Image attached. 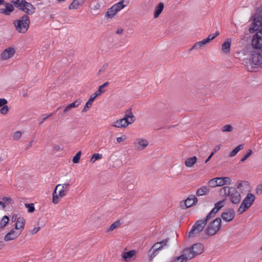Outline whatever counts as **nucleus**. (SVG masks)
I'll use <instances>...</instances> for the list:
<instances>
[{
    "mask_svg": "<svg viewBox=\"0 0 262 262\" xmlns=\"http://www.w3.org/2000/svg\"><path fill=\"white\" fill-rule=\"evenodd\" d=\"M252 24L253 26L250 27L249 31L251 33L257 31L252 39V46L257 51L251 52L250 61L252 64L259 66L262 64V15L255 16Z\"/></svg>",
    "mask_w": 262,
    "mask_h": 262,
    "instance_id": "nucleus-1",
    "label": "nucleus"
},
{
    "mask_svg": "<svg viewBox=\"0 0 262 262\" xmlns=\"http://www.w3.org/2000/svg\"><path fill=\"white\" fill-rule=\"evenodd\" d=\"M219 211H217L214 207L202 219L196 221L191 227V229L188 233V238H192L200 233L204 229L207 222L211 219L215 217L216 214Z\"/></svg>",
    "mask_w": 262,
    "mask_h": 262,
    "instance_id": "nucleus-2",
    "label": "nucleus"
},
{
    "mask_svg": "<svg viewBox=\"0 0 262 262\" xmlns=\"http://www.w3.org/2000/svg\"><path fill=\"white\" fill-rule=\"evenodd\" d=\"M13 24L18 33H25L29 28L30 17L28 15L24 14L19 19L14 20Z\"/></svg>",
    "mask_w": 262,
    "mask_h": 262,
    "instance_id": "nucleus-3",
    "label": "nucleus"
},
{
    "mask_svg": "<svg viewBox=\"0 0 262 262\" xmlns=\"http://www.w3.org/2000/svg\"><path fill=\"white\" fill-rule=\"evenodd\" d=\"M222 220L217 217L208 224L204 230V232L208 236H211L215 234L221 228Z\"/></svg>",
    "mask_w": 262,
    "mask_h": 262,
    "instance_id": "nucleus-4",
    "label": "nucleus"
},
{
    "mask_svg": "<svg viewBox=\"0 0 262 262\" xmlns=\"http://www.w3.org/2000/svg\"><path fill=\"white\" fill-rule=\"evenodd\" d=\"M255 199V197L253 194L248 193L240 205L237 210L238 213L242 214L248 209L253 204Z\"/></svg>",
    "mask_w": 262,
    "mask_h": 262,
    "instance_id": "nucleus-5",
    "label": "nucleus"
},
{
    "mask_svg": "<svg viewBox=\"0 0 262 262\" xmlns=\"http://www.w3.org/2000/svg\"><path fill=\"white\" fill-rule=\"evenodd\" d=\"M197 202L198 198L194 194H191L186 200L181 202L180 207L182 209H185L195 205Z\"/></svg>",
    "mask_w": 262,
    "mask_h": 262,
    "instance_id": "nucleus-6",
    "label": "nucleus"
},
{
    "mask_svg": "<svg viewBox=\"0 0 262 262\" xmlns=\"http://www.w3.org/2000/svg\"><path fill=\"white\" fill-rule=\"evenodd\" d=\"M228 196L233 204H238L241 202V194L235 187H231V191H230Z\"/></svg>",
    "mask_w": 262,
    "mask_h": 262,
    "instance_id": "nucleus-7",
    "label": "nucleus"
},
{
    "mask_svg": "<svg viewBox=\"0 0 262 262\" xmlns=\"http://www.w3.org/2000/svg\"><path fill=\"white\" fill-rule=\"evenodd\" d=\"M4 5L5 8H0V14L8 16L14 10L13 5L10 3L5 2L4 0H0V5Z\"/></svg>",
    "mask_w": 262,
    "mask_h": 262,
    "instance_id": "nucleus-8",
    "label": "nucleus"
},
{
    "mask_svg": "<svg viewBox=\"0 0 262 262\" xmlns=\"http://www.w3.org/2000/svg\"><path fill=\"white\" fill-rule=\"evenodd\" d=\"M11 220L12 222H15L16 221V223L15 224V230L21 229V230H23L24 229L25 220L24 217H18L17 214H14L12 215Z\"/></svg>",
    "mask_w": 262,
    "mask_h": 262,
    "instance_id": "nucleus-9",
    "label": "nucleus"
},
{
    "mask_svg": "<svg viewBox=\"0 0 262 262\" xmlns=\"http://www.w3.org/2000/svg\"><path fill=\"white\" fill-rule=\"evenodd\" d=\"M235 216V211L232 208H228L226 209L221 215L223 220L226 222L231 221Z\"/></svg>",
    "mask_w": 262,
    "mask_h": 262,
    "instance_id": "nucleus-10",
    "label": "nucleus"
},
{
    "mask_svg": "<svg viewBox=\"0 0 262 262\" xmlns=\"http://www.w3.org/2000/svg\"><path fill=\"white\" fill-rule=\"evenodd\" d=\"M133 143L136 150H141L148 145V141L145 139L139 138L136 139Z\"/></svg>",
    "mask_w": 262,
    "mask_h": 262,
    "instance_id": "nucleus-11",
    "label": "nucleus"
},
{
    "mask_svg": "<svg viewBox=\"0 0 262 262\" xmlns=\"http://www.w3.org/2000/svg\"><path fill=\"white\" fill-rule=\"evenodd\" d=\"M24 7L22 8V11L27 15H32L35 13V7L30 3L25 1Z\"/></svg>",
    "mask_w": 262,
    "mask_h": 262,
    "instance_id": "nucleus-12",
    "label": "nucleus"
},
{
    "mask_svg": "<svg viewBox=\"0 0 262 262\" xmlns=\"http://www.w3.org/2000/svg\"><path fill=\"white\" fill-rule=\"evenodd\" d=\"M162 248V246H160L159 242L155 244L150 250L148 252V256H149V260L151 261L154 257L157 255V252Z\"/></svg>",
    "mask_w": 262,
    "mask_h": 262,
    "instance_id": "nucleus-13",
    "label": "nucleus"
},
{
    "mask_svg": "<svg viewBox=\"0 0 262 262\" xmlns=\"http://www.w3.org/2000/svg\"><path fill=\"white\" fill-rule=\"evenodd\" d=\"M15 50L12 47H8L3 51L1 54V59L3 60H7L15 54Z\"/></svg>",
    "mask_w": 262,
    "mask_h": 262,
    "instance_id": "nucleus-14",
    "label": "nucleus"
},
{
    "mask_svg": "<svg viewBox=\"0 0 262 262\" xmlns=\"http://www.w3.org/2000/svg\"><path fill=\"white\" fill-rule=\"evenodd\" d=\"M183 252L184 254H183V255H184L185 256H187V260L188 259H191L198 255V254H196L195 251H194V250L192 246H190L189 247L185 248L183 250Z\"/></svg>",
    "mask_w": 262,
    "mask_h": 262,
    "instance_id": "nucleus-15",
    "label": "nucleus"
},
{
    "mask_svg": "<svg viewBox=\"0 0 262 262\" xmlns=\"http://www.w3.org/2000/svg\"><path fill=\"white\" fill-rule=\"evenodd\" d=\"M123 118L125 119V121H129L130 124L134 122L136 118L132 112V109L131 108H129L126 111L125 115Z\"/></svg>",
    "mask_w": 262,
    "mask_h": 262,
    "instance_id": "nucleus-16",
    "label": "nucleus"
},
{
    "mask_svg": "<svg viewBox=\"0 0 262 262\" xmlns=\"http://www.w3.org/2000/svg\"><path fill=\"white\" fill-rule=\"evenodd\" d=\"M85 2V0H73V2L69 6V9L70 10L78 9L80 6H82L84 4Z\"/></svg>",
    "mask_w": 262,
    "mask_h": 262,
    "instance_id": "nucleus-17",
    "label": "nucleus"
},
{
    "mask_svg": "<svg viewBox=\"0 0 262 262\" xmlns=\"http://www.w3.org/2000/svg\"><path fill=\"white\" fill-rule=\"evenodd\" d=\"M231 43V39L229 38L227 39L226 41L223 43L222 45V50L224 53L227 54L230 52Z\"/></svg>",
    "mask_w": 262,
    "mask_h": 262,
    "instance_id": "nucleus-18",
    "label": "nucleus"
},
{
    "mask_svg": "<svg viewBox=\"0 0 262 262\" xmlns=\"http://www.w3.org/2000/svg\"><path fill=\"white\" fill-rule=\"evenodd\" d=\"M25 1L26 0H11V4L13 5V8L15 7L22 11V8L24 7Z\"/></svg>",
    "mask_w": 262,
    "mask_h": 262,
    "instance_id": "nucleus-19",
    "label": "nucleus"
},
{
    "mask_svg": "<svg viewBox=\"0 0 262 262\" xmlns=\"http://www.w3.org/2000/svg\"><path fill=\"white\" fill-rule=\"evenodd\" d=\"M135 253L136 251L134 250L124 252L122 254V257L125 261H128L135 255Z\"/></svg>",
    "mask_w": 262,
    "mask_h": 262,
    "instance_id": "nucleus-20",
    "label": "nucleus"
},
{
    "mask_svg": "<svg viewBox=\"0 0 262 262\" xmlns=\"http://www.w3.org/2000/svg\"><path fill=\"white\" fill-rule=\"evenodd\" d=\"M210 191V188L208 186H203L199 188L196 192V195L198 196L207 194Z\"/></svg>",
    "mask_w": 262,
    "mask_h": 262,
    "instance_id": "nucleus-21",
    "label": "nucleus"
},
{
    "mask_svg": "<svg viewBox=\"0 0 262 262\" xmlns=\"http://www.w3.org/2000/svg\"><path fill=\"white\" fill-rule=\"evenodd\" d=\"M96 97L93 94L91 95L82 111V112H86L92 106V103Z\"/></svg>",
    "mask_w": 262,
    "mask_h": 262,
    "instance_id": "nucleus-22",
    "label": "nucleus"
},
{
    "mask_svg": "<svg viewBox=\"0 0 262 262\" xmlns=\"http://www.w3.org/2000/svg\"><path fill=\"white\" fill-rule=\"evenodd\" d=\"M81 100L80 99H77L74 102L68 104L64 108V112H68L72 108L78 107L81 103Z\"/></svg>",
    "mask_w": 262,
    "mask_h": 262,
    "instance_id": "nucleus-23",
    "label": "nucleus"
},
{
    "mask_svg": "<svg viewBox=\"0 0 262 262\" xmlns=\"http://www.w3.org/2000/svg\"><path fill=\"white\" fill-rule=\"evenodd\" d=\"M209 42V39H204L200 41L196 42L194 45L189 49V51L194 50L198 49L203 47L204 45Z\"/></svg>",
    "mask_w": 262,
    "mask_h": 262,
    "instance_id": "nucleus-24",
    "label": "nucleus"
},
{
    "mask_svg": "<svg viewBox=\"0 0 262 262\" xmlns=\"http://www.w3.org/2000/svg\"><path fill=\"white\" fill-rule=\"evenodd\" d=\"M164 9V4L163 3H160L158 6L156 7L155 10L154 14V17L156 18L159 17L160 14L162 13Z\"/></svg>",
    "mask_w": 262,
    "mask_h": 262,
    "instance_id": "nucleus-25",
    "label": "nucleus"
},
{
    "mask_svg": "<svg viewBox=\"0 0 262 262\" xmlns=\"http://www.w3.org/2000/svg\"><path fill=\"white\" fill-rule=\"evenodd\" d=\"M197 158L196 156H193L191 158H188L186 159L185 161V165L188 167H191L196 162Z\"/></svg>",
    "mask_w": 262,
    "mask_h": 262,
    "instance_id": "nucleus-26",
    "label": "nucleus"
},
{
    "mask_svg": "<svg viewBox=\"0 0 262 262\" xmlns=\"http://www.w3.org/2000/svg\"><path fill=\"white\" fill-rule=\"evenodd\" d=\"M117 12L118 11H117V9H115V7L112 6L108 9L105 16L108 18H112L116 15Z\"/></svg>",
    "mask_w": 262,
    "mask_h": 262,
    "instance_id": "nucleus-27",
    "label": "nucleus"
},
{
    "mask_svg": "<svg viewBox=\"0 0 262 262\" xmlns=\"http://www.w3.org/2000/svg\"><path fill=\"white\" fill-rule=\"evenodd\" d=\"M192 247L195 251L196 254H201L204 250V246L201 243H196L192 245Z\"/></svg>",
    "mask_w": 262,
    "mask_h": 262,
    "instance_id": "nucleus-28",
    "label": "nucleus"
},
{
    "mask_svg": "<svg viewBox=\"0 0 262 262\" xmlns=\"http://www.w3.org/2000/svg\"><path fill=\"white\" fill-rule=\"evenodd\" d=\"M218 179H219V185L220 186L231 184V179L229 177H218Z\"/></svg>",
    "mask_w": 262,
    "mask_h": 262,
    "instance_id": "nucleus-29",
    "label": "nucleus"
},
{
    "mask_svg": "<svg viewBox=\"0 0 262 262\" xmlns=\"http://www.w3.org/2000/svg\"><path fill=\"white\" fill-rule=\"evenodd\" d=\"M231 190V187L225 186L222 187L220 190V195L222 196H228Z\"/></svg>",
    "mask_w": 262,
    "mask_h": 262,
    "instance_id": "nucleus-30",
    "label": "nucleus"
},
{
    "mask_svg": "<svg viewBox=\"0 0 262 262\" xmlns=\"http://www.w3.org/2000/svg\"><path fill=\"white\" fill-rule=\"evenodd\" d=\"M244 144H241L237 146L234 149H233L231 152L230 153L229 156L230 157H232L235 156L238 152H239L241 150L243 149L244 148Z\"/></svg>",
    "mask_w": 262,
    "mask_h": 262,
    "instance_id": "nucleus-31",
    "label": "nucleus"
},
{
    "mask_svg": "<svg viewBox=\"0 0 262 262\" xmlns=\"http://www.w3.org/2000/svg\"><path fill=\"white\" fill-rule=\"evenodd\" d=\"M187 256H185L184 255L182 254L179 256L174 257L170 262H187Z\"/></svg>",
    "mask_w": 262,
    "mask_h": 262,
    "instance_id": "nucleus-32",
    "label": "nucleus"
},
{
    "mask_svg": "<svg viewBox=\"0 0 262 262\" xmlns=\"http://www.w3.org/2000/svg\"><path fill=\"white\" fill-rule=\"evenodd\" d=\"M121 224L120 220H117L114 222L110 225V227L107 229V232H111L115 230L116 228L120 226Z\"/></svg>",
    "mask_w": 262,
    "mask_h": 262,
    "instance_id": "nucleus-33",
    "label": "nucleus"
},
{
    "mask_svg": "<svg viewBox=\"0 0 262 262\" xmlns=\"http://www.w3.org/2000/svg\"><path fill=\"white\" fill-rule=\"evenodd\" d=\"M9 221V217L7 215L4 216L0 222V229H3L8 224Z\"/></svg>",
    "mask_w": 262,
    "mask_h": 262,
    "instance_id": "nucleus-34",
    "label": "nucleus"
},
{
    "mask_svg": "<svg viewBox=\"0 0 262 262\" xmlns=\"http://www.w3.org/2000/svg\"><path fill=\"white\" fill-rule=\"evenodd\" d=\"M219 179H218V178L212 179L208 182L209 186L212 187L220 186V185H219Z\"/></svg>",
    "mask_w": 262,
    "mask_h": 262,
    "instance_id": "nucleus-35",
    "label": "nucleus"
},
{
    "mask_svg": "<svg viewBox=\"0 0 262 262\" xmlns=\"http://www.w3.org/2000/svg\"><path fill=\"white\" fill-rule=\"evenodd\" d=\"M102 155L99 153L94 154L92 155L90 162L92 163H94L96 160L102 159Z\"/></svg>",
    "mask_w": 262,
    "mask_h": 262,
    "instance_id": "nucleus-36",
    "label": "nucleus"
},
{
    "mask_svg": "<svg viewBox=\"0 0 262 262\" xmlns=\"http://www.w3.org/2000/svg\"><path fill=\"white\" fill-rule=\"evenodd\" d=\"M57 189H56V188L55 187L53 193L52 202L55 204H57L59 201V196L58 195V194H57Z\"/></svg>",
    "mask_w": 262,
    "mask_h": 262,
    "instance_id": "nucleus-37",
    "label": "nucleus"
},
{
    "mask_svg": "<svg viewBox=\"0 0 262 262\" xmlns=\"http://www.w3.org/2000/svg\"><path fill=\"white\" fill-rule=\"evenodd\" d=\"M113 6L115 7V9H117V11H119L124 8L126 6V5L123 4V0H122L121 1L114 4Z\"/></svg>",
    "mask_w": 262,
    "mask_h": 262,
    "instance_id": "nucleus-38",
    "label": "nucleus"
},
{
    "mask_svg": "<svg viewBox=\"0 0 262 262\" xmlns=\"http://www.w3.org/2000/svg\"><path fill=\"white\" fill-rule=\"evenodd\" d=\"M225 201V199H223L214 204L215 209L217 211H220L224 207V202Z\"/></svg>",
    "mask_w": 262,
    "mask_h": 262,
    "instance_id": "nucleus-39",
    "label": "nucleus"
},
{
    "mask_svg": "<svg viewBox=\"0 0 262 262\" xmlns=\"http://www.w3.org/2000/svg\"><path fill=\"white\" fill-rule=\"evenodd\" d=\"M17 236H15V235H13L9 232H8L5 236H4V241H9L11 240L15 239Z\"/></svg>",
    "mask_w": 262,
    "mask_h": 262,
    "instance_id": "nucleus-40",
    "label": "nucleus"
},
{
    "mask_svg": "<svg viewBox=\"0 0 262 262\" xmlns=\"http://www.w3.org/2000/svg\"><path fill=\"white\" fill-rule=\"evenodd\" d=\"M81 155V151H79L77 152L75 156L73 158L72 161L74 163L76 164L79 162L80 156Z\"/></svg>",
    "mask_w": 262,
    "mask_h": 262,
    "instance_id": "nucleus-41",
    "label": "nucleus"
},
{
    "mask_svg": "<svg viewBox=\"0 0 262 262\" xmlns=\"http://www.w3.org/2000/svg\"><path fill=\"white\" fill-rule=\"evenodd\" d=\"M69 186L70 184L68 183H64L63 184H58L55 187L56 189L62 188L66 190V191H68L69 190Z\"/></svg>",
    "mask_w": 262,
    "mask_h": 262,
    "instance_id": "nucleus-42",
    "label": "nucleus"
},
{
    "mask_svg": "<svg viewBox=\"0 0 262 262\" xmlns=\"http://www.w3.org/2000/svg\"><path fill=\"white\" fill-rule=\"evenodd\" d=\"M253 153L251 149H248L245 155L241 159V162H243L246 160Z\"/></svg>",
    "mask_w": 262,
    "mask_h": 262,
    "instance_id": "nucleus-43",
    "label": "nucleus"
},
{
    "mask_svg": "<svg viewBox=\"0 0 262 262\" xmlns=\"http://www.w3.org/2000/svg\"><path fill=\"white\" fill-rule=\"evenodd\" d=\"M106 91V90L103 89V88L101 85H100L98 88V90L93 94L96 97H98V96H100L101 94L105 93Z\"/></svg>",
    "mask_w": 262,
    "mask_h": 262,
    "instance_id": "nucleus-44",
    "label": "nucleus"
},
{
    "mask_svg": "<svg viewBox=\"0 0 262 262\" xmlns=\"http://www.w3.org/2000/svg\"><path fill=\"white\" fill-rule=\"evenodd\" d=\"M22 133L20 131H17L14 133L12 136V138L14 140H18L21 138Z\"/></svg>",
    "mask_w": 262,
    "mask_h": 262,
    "instance_id": "nucleus-45",
    "label": "nucleus"
},
{
    "mask_svg": "<svg viewBox=\"0 0 262 262\" xmlns=\"http://www.w3.org/2000/svg\"><path fill=\"white\" fill-rule=\"evenodd\" d=\"M25 207L28 208V211L29 213H32L35 210L34 204L33 203L25 204Z\"/></svg>",
    "mask_w": 262,
    "mask_h": 262,
    "instance_id": "nucleus-46",
    "label": "nucleus"
},
{
    "mask_svg": "<svg viewBox=\"0 0 262 262\" xmlns=\"http://www.w3.org/2000/svg\"><path fill=\"white\" fill-rule=\"evenodd\" d=\"M232 129L233 127L231 125L226 124L222 127V130L223 132H232Z\"/></svg>",
    "mask_w": 262,
    "mask_h": 262,
    "instance_id": "nucleus-47",
    "label": "nucleus"
},
{
    "mask_svg": "<svg viewBox=\"0 0 262 262\" xmlns=\"http://www.w3.org/2000/svg\"><path fill=\"white\" fill-rule=\"evenodd\" d=\"M9 109V107L5 105L0 108V113L3 115H6L8 113Z\"/></svg>",
    "mask_w": 262,
    "mask_h": 262,
    "instance_id": "nucleus-48",
    "label": "nucleus"
},
{
    "mask_svg": "<svg viewBox=\"0 0 262 262\" xmlns=\"http://www.w3.org/2000/svg\"><path fill=\"white\" fill-rule=\"evenodd\" d=\"M54 113H51L50 114H44L43 115V118H41L39 120V125H41L47 119H48L49 117L52 116L53 115Z\"/></svg>",
    "mask_w": 262,
    "mask_h": 262,
    "instance_id": "nucleus-49",
    "label": "nucleus"
},
{
    "mask_svg": "<svg viewBox=\"0 0 262 262\" xmlns=\"http://www.w3.org/2000/svg\"><path fill=\"white\" fill-rule=\"evenodd\" d=\"M58 189L59 190L58 194L60 198L63 197L67 194L68 191L64 189L60 188Z\"/></svg>",
    "mask_w": 262,
    "mask_h": 262,
    "instance_id": "nucleus-50",
    "label": "nucleus"
},
{
    "mask_svg": "<svg viewBox=\"0 0 262 262\" xmlns=\"http://www.w3.org/2000/svg\"><path fill=\"white\" fill-rule=\"evenodd\" d=\"M220 34L219 31H216L215 33L213 34L209 35L206 39H209V42L214 39L216 37H217Z\"/></svg>",
    "mask_w": 262,
    "mask_h": 262,
    "instance_id": "nucleus-51",
    "label": "nucleus"
},
{
    "mask_svg": "<svg viewBox=\"0 0 262 262\" xmlns=\"http://www.w3.org/2000/svg\"><path fill=\"white\" fill-rule=\"evenodd\" d=\"M124 124H120L119 120H118L113 123L112 126L117 128H123V127H124Z\"/></svg>",
    "mask_w": 262,
    "mask_h": 262,
    "instance_id": "nucleus-52",
    "label": "nucleus"
},
{
    "mask_svg": "<svg viewBox=\"0 0 262 262\" xmlns=\"http://www.w3.org/2000/svg\"><path fill=\"white\" fill-rule=\"evenodd\" d=\"M119 120L120 124H124L123 128L126 127L129 124H130L129 122V121H125V119L122 118Z\"/></svg>",
    "mask_w": 262,
    "mask_h": 262,
    "instance_id": "nucleus-53",
    "label": "nucleus"
},
{
    "mask_svg": "<svg viewBox=\"0 0 262 262\" xmlns=\"http://www.w3.org/2000/svg\"><path fill=\"white\" fill-rule=\"evenodd\" d=\"M257 194L259 195L262 193V184L258 185L255 189Z\"/></svg>",
    "mask_w": 262,
    "mask_h": 262,
    "instance_id": "nucleus-54",
    "label": "nucleus"
},
{
    "mask_svg": "<svg viewBox=\"0 0 262 262\" xmlns=\"http://www.w3.org/2000/svg\"><path fill=\"white\" fill-rule=\"evenodd\" d=\"M23 230H20L19 231H15V228L14 229H12L11 230H10V232H9L10 233L13 234V235H15V236H18L21 233V231Z\"/></svg>",
    "mask_w": 262,
    "mask_h": 262,
    "instance_id": "nucleus-55",
    "label": "nucleus"
},
{
    "mask_svg": "<svg viewBox=\"0 0 262 262\" xmlns=\"http://www.w3.org/2000/svg\"><path fill=\"white\" fill-rule=\"evenodd\" d=\"M3 202L6 204H10L11 203V202H12V199L11 198H9V197H3Z\"/></svg>",
    "mask_w": 262,
    "mask_h": 262,
    "instance_id": "nucleus-56",
    "label": "nucleus"
},
{
    "mask_svg": "<svg viewBox=\"0 0 262 262\" xmlns=\"http://www.w3.org/2000/svg\"><path fill=\"white\" fill-rule=\"evenodd\" d=\"M243 183H244L245 184L248 185V182L247 181H244V182H242V181H239L237 182V184L236 186L237 188L239 189V188H242L243 186Z\"/></svg>",
    "mask_w": 262,
    "mask_h": 262,
    "instance_id": "nucleus-57",
    "label": "nucleus"
},
{
    "mask_svg": "<svg viewBox=\"0 0 262 262\" xmlns=\"http://www.w3.org/2000/svg\"><path fill=\"white\" fill-rule=\"evenodd\" d=\"M8 103V101L5 98H0V107L5 105Z\"/></svg>",
    "mask_w": 262,
    "mask_h": 262,
    "instance_id": "nucleus-58",
    "label": "nucleus"
},
{
    "mask_svg": "<svg viewBox=\"0 0 262 262\" xmlns=\"http://www.w3.org/2000/svg\"><path fill=\"white\" fill-rule=\"evenodd\" d=\"M168 242V239L166 238V239H163L162 241L159 242V243H160V246H162V247H163L164 246L167 245Z\"/></svg>",
    "mask_w": 262,
    "mask_h": 262,
    "instance_id": "nucleus-59",
    "label": "nucleus"
},
{
    "mask_svg": "<svg viewBox=\"0 0 262 262\" xmlns=\"http://www.w3.org/2000/svg\"><path fill=\"white\" fill-rule=\"evenodd\" d=\"M125 139H126V136L124 135H123L120 137L117 138L116 140H117V142L120 143V142L123 141L124 140H125Z\"/></svg>",
    "mask_w": 262,
    "mask_h": 262,
    "instance_id": "nucleus-60",
    "label": "nucleus"
},
{
    "mask_svg": "<svg viewBox=\"0 0 262 262\" xmlns=\"http://www.w3.org/2000/svg\"><path fill=\"white\" fill-rule=\"evenodd\" d=\"M40 227H34L33 228V229L32 230V233L33 234H35L37 232H38L40 230Z\"/></svg>",
    "mask_w": 262,
    "mask_h": 262,
    "instance_id": "nucleus-61",
    "label": "nucleus"
},
{
    "mask_svg": "<svg viewBox=\"0 0 262 262\" xmlns=\"http://www.w3.org/2000/svg\"><path fill=\"white\" fill-rule=\"evenodd\" d=\"M108 66V64L107 63H105L102 67V68L100 69V70H99V72L100 73V72H104L105 71V70H106L107 67Z\"/></svg>",
    "mask_w": 262,
    "mask_h": 262,
    "instance_id": "nucleus-62",
    "label": "nucleus"
},
{
    "mask_svg": "<svg viewBox=\"0 0 262 262\" xmlns=\"http://www.w3.org/2000/svg\"><path fill=\"white\" fill-rule=\"evenodd\" d=\"M221 145H218L215 147V148L213 149V151L211 152V153H213V155L215 154V152H216L218 150H220L221 148Z\"/></svg>",
    "mask_w": 262,
    "mask_h": 262,
    "instance_id": "nucleus-63",
    "label": "nucleus"
},
{
    "mask_svg": "<svg viewBox=\"0 0 262 262\" xmlns=\"http://www.w3.org/2000/svg\"><path fill=\"white\" fill-rule=\"evenodd\" d=\"M123 29H122V28H120V29H118L116 31V33L117 34H121L123 33Z\"/></svg>",
    "mask_w": 262,
    "mask_h": 262,
    "instance_id": "nucleus-64",
    "label": "nucleus"
}]
</instances>
